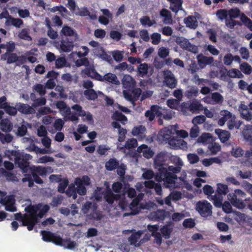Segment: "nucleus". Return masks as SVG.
<instances>
[{
  "mask_svg": "<svg viewBox=\"0 0 252 252\" xmlns=\"http://www.w3.org/2000/svg\"><path fill=\"white\" fill-rule=\"evenodd\" d=\"M180 101L176 99H169L167 101L168 107L172 109H177L179 107Z\"/></svg>",
  "mask_w": 252,
  "mask_h": 252,
  "instance_id": "54",
  "label": "nucleus"
},
{
  "mask_svg": "<svg viewBox=\"0 0 252 252\" xmlns=\"http://www.w3.org/2000/svg\"><path fill=\"white\" fill-rule=\"evenodd\" d=\"M215 133L218 135L221 142L223 143L226 142L230 136L229 132L220 129H216L215 130Z\"/></svg>",
  "mask_w": 252,
  "mask_h": 252,
  "instance_id": "27",
  "label": "nucleus"
},
{
  "mask_svg": "<svg viewBox=\"0 0 252 252\" xmlns=\"http://www.w3.org/2000/svg\"><path fill=\"white\" fill-rule=\"evenodd\" d=\"M51 242L57 245L60 246H64L65 245V239H63L59 235H56L55 234L53 235Z\"/></svg>",
  "mask_w": 252,
  "mask_h": 252,
  "instance_id": "43",
  "label": "nucleus"
},
{
  "mask_svg": "<svg viewBox=\"0 0 252 252\" xmlns=\"http://www.w3.org/2000/svg\"><path fill=\"white\" fill-rule=\"evenodd\" d=\"M169 212L164 210H157L156 211L151 213L150 217L156 221H161L164 220L165 218L169 216Z\"/></svg>",
  "mask_w": 252,
  "mask_h": 252,
  "instance_id": "14",
  "label": "nucleus"
},
{
  "mask_svg": "<svg viewBox=\"0 0 252 252\" xmlns=\"http://www.w3.org/2000/svg\"><path fill=\"white\" fill-rule=\"evenodd\" d=\"M13 139V136L10 134L4 135L0 131V141L2 144L10 143Z\"/></svg>",
  "mask_w": 252,
  "mask_h": 252,
  "instance_id": "60",
  "label": "nucleus"
},
{
  "mask_svg": "<svg viewBox=\"0 0 252 252\" xmlns=\"http://www.w3.org/2000/svg\"><path fill=\"white\" fill-rule=\"evenodd\" d=\"M227 125L229 130H232L234 128L238 129L240 126V124H237L235 116H232L231 118L228 121Z\"/></svg>",
  "mask_w": 252,
  "mask_h": 252,
  "instance_id": "40",
  "label": "nucleus"
},
{
  "mask_svg": "<svg viewBox=\"0 0 252 252\" xmlns=\"http://www.w3.org/2000/svg\"><path fill=\"white\" fill-rule=\"evenodd\" d=\"M84 94L88 100H94L98 97L96 92L94 89L86 90L84 92Z\"/></svg>",
  "mask_w": 252,
  "mask_h": 252,
  "instance_id": "38",
  "label": "nucleus"
},
{
  "mask_svg": "<svg viewBox=\"0 0 252 252\" xmlns=\"http://www.w3.org/2000/svg\"><path fill=\"white\" fill-rule=\"evenodd\" d=\"M240 69L245 74H250L252 72V66L247 63H243L240 65Z\"/></svg>",
  "mask_w": 252,
  "mask_h": 252,
  "instance_id": "44",
  "label": "nucleus"
},
{
  "mask_svg": "<svg viewBox=\"0 0 252 252\" xmlns=\"http://www.w3.org/2000/svg\"><path fill=\"white\" fill-rule=\"evenodd\" d=\"M68 197H72L73 199H76L77 197L76 189L75 183L70 184L65 192Z\"/></svg>",
  "mask_w": 252,
  "mask_h": 252,
  "instance_id": "31",
  "label": "nucleus"
},
{
  "mask_svg": "<svg viewBox=\"0 0 252 252\" xmlns=\"http://www.w3.org/2000/svg\"><path fill=\"white\" fill-rule=\"evenodd\" d=\"M104 16H100L98 17V21L101 24L107 25L109 23V19H112V14L108 9H102L101 10Z\"/></svg>",
  "mask_w": 252,
  "mask_h": 252,
  "instance_id": "20",
  "label": "nucleus"
},
{
  "mask_svg": "<svg viewBox=\"0 0 252 252\" xmlns=\"http://www.w3.org/2000/svg\"><path fill=\"white\" fill-rule=\"evenodd\" d=\"M102 194L105 202L110 205L113 204L115 200H118L120 198V195L118 194H114L109 186L102 192Z\"/></svg>",
  "mask_w": 252,
  "mask_h": 252,
  "instance_id": "10",
  "label": "nucleus"
},
{
  "mask_svg": "<svg viewBox=\"0 0 252 252\" xmlns=\"http://www.w3.org/2000/svg\"><path fill=\"white\" fill-rule=\"evenodd\" d=\"M211 98L216 104L221 103L223 101V96L218 92L212 93Z\"/></svg>",
  "mask_w": 252,
  "mask_h": 252,
  "instance_id": "51",
  "label": "nucleus"
},
{
  "mask_svg": "<svg viewBox=\"0 0 252 252\" xmlns=\"http://www.w3.org/2000/svg\"><path fill=\"white\" fill-rule=\"evenodd\" d=\"M208 149L211 151L212 154L215 155L220 151L221 146L219 143L214 142L209 144Z\"/></svg>",
  "mask_w": 252,
  "mask_h": 252,
  "instance_id": "42",
  "label": "nucleus"
},
{
  "mask_svg": "<svg viewBox=\"0 0 252 252\" xmlns=\"http://www.w3.org/2000/svg\"><path fill=\"white\" fill-rule=\"evenodd\" d=\"M49 170L51 171L50 172H52V168L50 166L43 167L40 165H33L30 167V171L32 173L33 180L35 183L39 185L43 183V180L39 176L41 177L46 176Z\"/></svg>",
  "mask_w": 252,
  "mask_h": 252,
  "instance_id": "3",
  "label": "nucleus"
},
{
  "mask_svg": "<svg viewBox=\"0 0 252 252\" xmlns=\"http://www.w3.org/2000/svg\"><path fill=\"white\" fill-rule=\"evenodd\" d=\"M152 43L154 45L158 44L161 41V35L158 32H154L151 35Z\"/></svg>",
  "mask_w": 252,
  "mask_h": 252,
  "instance_id": "64",
  "label": "nucleus"
},
{
  "mask_svg": "<svg viewBox=\"0 0 252 252\" xmlns=\"http://www.w3.org/2000/svg\"><path fill=\"white\" fill-rule=\"evenodd\" d=\"M2 60H7V63L11 64L17 62L18 56L16 53L6 52L1 55Z\"/></svg>",
  "mask_w": 252,
  "mask_h": 252,
  "instance_id": "25",
  "label": "nucleus"
},
{
  "mask_svg": "<svg viewBox=\"0 0 252 252\" xmlns=\"http://www.w3.org/2000/svg\"><path fill=\"white\" fill-rule=\"evenodd\" d=\"M112 56L116 62H120L122 61L124 57L123 52L118 50L114 51L112 52Z\"/></svg>",
  "mask_w": 252,
  "mask_h": 252,
  "instance_id": "62",
  "label": "nucleus"
},
{
  "mask_svg": "<svg viewBox=\"0 0 252 252\" xmlns=\"http://www.w3.org/2000/svg\"><path fill=\"white\" fill-rule=\"evenodd\" d=\"M163 83L169 88L173 89L177 86V80L170 70L167 69L163 72Z\"/></svg>",
  "mask_w": 252,
  "mask_h": 252,
  "instance_id": "8",
  "label": "nucleus"
},
{
  "mask_svg": "<svg viewBox=\"0 0 252 252\" xmlns=\"http://www.w3.org/2000/svg\"><path fill=\"white\" fill-rule=\"evenodd\" d=\"M214 59L212 57L202 56L198 58V63L201 68H204L207 65H210L214 63Z\"/></svg>",
  "mask_w": 252,
  "mask_h": 252,
  "instance_id": "23",
  "label": "nucleus"
},
{
  "mask_svg": "<svg viewBox=\"0 0 252 252\" xmlns=\"http://www.w3.org/2000/svg\"><path fill=\"white\" fill-rule=\"evenodd\" d=\"M146 130L145 126L142 125H139L135 126L132 128L131 133L133 136H138L142 138L145 136V132Z\"/></svg>",
  "mask_w": 252,
  "mask_h": 252,
  "instance_id": "26",
  "label": "nucleus"
},
{
  "mask_svg": "<svg viewBox=\"0 0 252 252\" xmlns=\"http://www.w3.org/2000/svg\"><path fill=\"white\" fill-rule=\"evenodd\" d=\"M46 99L45 97H41L35 99L34 102L32 104V106L34 108H36L38 106H43L46 103Z\"/></svg>",
  "mask_w": 252,
  "mask_h": 252,
  "instance_id": "58",
  "label": "nucleus"
},
{
  "mask_svg": "<svg viewBox=\"0 0 252 252\" xmlns=\"http://www.w3.org/2000/svg\"><path fill=\"white\" fill-rule=\"evenodd\" d=\"M33 91L37 92L41 96H44L46 93V88L41 84H36L33 87Z\"/></svg>",
  "mask_w": 252,
  "mask_h": 252,
  "instance_id": "41",
  "label": "nucleus"
},
{
  "mask_svg": "<svg viewBox=\"0 0 252 252\" xmlns=\"http://www.w3.org/2000/svg\"><path fill=\"white\" fill-rule=\"evenodd\" d=\"M224 69L227 71L226 75L230 78H242L243 77V75L237 69L233 68L227 70V69L225 67Z\"/></svg>",
  "mask_w": 252,
  "mask_h": 252,
  "instance_id": "35",
  "label": "nucleus"
},
{
  "mask_svg": "<svg viewBox=\"0 0 252 252\" xmlns=\"http://www.w3.org/2000/svg\"><path fill=\"white\" fill-rule=\"evenodd\" d=\"M220 114L222 117L219 119L218 124L219 126H222L226 121L228 122V121L231 118L232 114L230 112L227 110L221 111Z\"/></svg>",
  "mask_w": 252,
  "mask_h": 252,
  "instance_id": "22",
  "label": "nucleus"
},
{
  "mask_svg": "<svg viewBox=\"0 0 252 252\" xmlns=\"http://www.w3.org/2000/svg\"><path fill=\"white\" fill-rule=\"evenodd\" d=\"M228 199L230 201L231 204L235 207L243 209L245 208L246 205L242 199H239L236 197V194H231L229 193L228 195Z\"/></svg>",
  "mask_w": 252,
  "mask_h": 252,
  "instance_id": "18",
  "label": "nucleus"
},
{
  "mask_svg": "<svg viewBox=\"0 0 252 252\" xmlns=\"http://www.w3.org/2000/svg\"><path fill=\"white\" fill-rule=\"evenodd\" d=\"M74 41L69 37L61 41L60 49L63 52H70L74 47Z\"/></svg>",
  "mask_w": 252,
  "mask_h": 252,
  "instance_id": "16",
  "label": "nucleus"
},
{
  "mask_svg": "<svg viewBox=\"0 0 252 252\" xmlns=\"http://www.w3.org/2000/svg\"><path fill=\"white\" fill-rule=\"evenodd\" d=\"M203 190L205 195H208V198L210 200L213 201L211 198V196L213 195L212 194L214 192V190L212 187L208 185H206L203 187Z\"/></svg>",
  "mask_w": 252,
  "mask_h": 252,
  "instance_id": "59",
  "label": "nucleus"
},
{
  "mask_svg": "<svg viewBox=\"0 0 252 252\" xmlns=\"http://www.w3.org/2000/svg\"><path fill=\"white\" fill-rule=\"evenodd\" d=\"M122 84L125 88L129 89L135 85L134 79L129 75H125L122 79Z\"/></svg>",
  "mask_w": 252,
  "mask_h": 252,
  "instance_id": "29",
  "label": "nucleus"
},
{
  "mask_svg": "<svg viewBox=\"0 0 252 252\" xmlns=\"http://www.w3.org/2000/svg\"><path fill=\"white\" fill-rule=\"evenodd\" d=\"M41 207L42 205L41 204L35 205H30L25 208V210L29 213V215L37 217V212Z\"/></svg>",
  "mask_w": 252,
  "mask_h": 252,
  "instance_id": "28",
  "label": "nucleus"
},
{
  "mask_svg": "<svg viewBox=\"0 0 252 252\" xmlns=\"http://www.w3.org/2000/svg\"><path fill=\"white\" fill-rule=\"evenodd\" d=\"M38 222V219L37 217L29 215L27 214H24L22 225L27 226L28 230L31 231L33 230L34 225Z\"/></svg>",
  "mask_w": 252,
  "mask_h": 252,
  "instance_id": "12",
  "label": "nucleus"
},
{
  "mask_svg": "<svg viewBox=\"0 0 252 252\" xmlns=\"http://www.w3.org/2000/svg\"><path fill=\"white\" fill-rule=\"evenodd\" d=\"M140 22L142 25L148 26V27H151L156 24V21L155 20H151L150 17L147 16H143L140 18Z\"/></svg>",
  "mask_w": 252,
  "mask_h": 252,
  "instance_id": "46",
  "label": "nucleus"
},
{
  "mask_svg": "<svg viewBox=\"0 0 252 252\" xmlns=\"http://www.w3.org/2000/svg\"><path fill=\"white\" fill-rule=\"evenodd\" d=\"M160 15L162 17H164V22L165 23L171 20V12L166 9H162L160 12Z\"/></svg>",
  "mask_w": 252,
  "mask_h": 252,
  "instance_id": "56",
  "label": "nucleus"
},
{
  "mask_svg": "<svg viewBox=\"0 0 252 252\" xmlns=\"http://www.w3.org/2000/svg\"><path fill=\"white\" fill-rule=\"evenodd\" d=\"M173 161L176 166L171 165L167 167L164 163V157L161 154H158L154 159V167L158 170L155 179L158 182L163 181L166 188L175 183L178 179L176 174L181 172L183 165L181 159L178 157H173Z\"/></svg>",
  "mask_w": 252,
  "mask_h": 252,
  "instance_id": "1",
  "label": "nucleus"
},
{
  "mask_svg": "<svg viewBox=\"0 0 252 252\" xmlns=\"http://www.w3.org/2000/svg\"><path fill=\"white\" fill-rule=\"evenodd\" d=\"M41 234L43 241L47 242H51L54 234L50 231L42 230L41 231Z\"/></svg>",
  "mask_w": 252,
  "mask_h": 252,
  "instance_id": "49",
  "label": "nucleus"
},
{
  "mask_svg": "<svg viewBox=\"0 0 252 252\" xmlns=\"http://www.w3.org/2000/svg\"><path fill=\"white\" fill-rule=\"evenodd\" d=\"M216 15L217 18L220 21H222L223 20L228 18V11L225 9H220L216 11Z\"/></svg>",
  "mask_w": 252,
  "mask_h": 252,
  "instance_id": "37",
  "label": "nucleus"
},
{
  "mask_svg": "<svg viewBox=\"0 0 252 252\" xmlns=\"http://www.w3.org/2000/svg\"><path fill=\"white\" fill-rule=\"evenodd\" d=\"M56 106L57 109L60 110H65V114L66 115H70V109L69 107H67L66 104L63 101H58L56 102Z\"/></svg>",
  "mask_w": 252,
  "mask_h": 252,
  "instance_id": "39",
  "label": "nucleus"
},
{
  "mask_svg": "<svg viewBox=\"0 0 252 252\" xmlns=\"http://www.w3.org/2000/svg\"><path fill=\"white\" fill-rule=\"evenodd\" d=\"M227 11L228 16L231 19H235L240 16V10L238 8H232Z\"/></svg>",
  "mask_w": 252,
  "mask_h": 252,
  "instance_id": "57",
  "label": "nucleus"
},
{
  "mask_svg": "<svg viewBox=\"0 0 252 252\" xmlns=\"http://www.w3.org/2000/svg\"><path fill=\"white\" fill-rule=\"evenodd\" d=\"M7 26H13L17 28H20L23 24V21L20 18H15L9 16L5 22Z\"/></svg>",
  "mask_w": 252,
  "mask_h": 252,
  "instance_id": "21",
  "label": "nucleus"
},
{
  "mask_svg": "<svg viewBox=\"0 0 252 252\" xmlns=\"http://www.w3.org/2000/svg\"><path fill=\"white\" fill-rule=\"evenodd\" d=\"M104 81L117 85L119 83L117 77L115 74L108 73L104 75Z\"/></svg>",
  "mask_w": 252,
  "mask_h": 252,
  "instance_id": "33",
  "label": "nucleus"
},
{
  "mask_svg": "<svg viewBox=\"0 0 252 252\" xmlns=\"http://www.w3.org/2000/svg\"><path fill=\"white\" fill-rule=\"evenodd\" d=\"M0 170L2 175L7 178V180L12 181L15 180L16 177L13 173L7 171L3 168H1Z\"/></svg>",
  "mask_w": 252,
  "mask_h": 252,
  "instance_id": "63",
  "label": "nucleus"
},
{
  "mask_svg": "<svg viewBox=\"0 0 252 252\" xmlns=\"http://www.w3.org/2000/svg\"><path fill=\"white\" fill-rule=\"evenodd\" d=\"M112 119L116 121L120 122L122 124L125 125L127 121L126 117L118 111H116L112 116Z\"/></svg>",
  "mask_w": 252,
  "mask_h": 252,
  "instance_id": "30",
  "label": "nucleus"
},
{
  "mask_svg": "<svg viewBox=\"0 0 252 252\" xmlns=\"http://www.w3.org/2000/svg\"><path fill=\"white\" fill-rule=\"evenodd\" d=\"M137 74L141 77H144L148 72L149 66L147 63H140L137 67Z\"/></svg>",
  "mask_w": 252,
  "mask_h": 252,
  "instance_id": "34",
  "label": "nucleus"
},
{
  "mask_svg": "<svg viewBox=\"0 0 252 252\" xmlns=\"http://www.w3.org/2000/svg\"><path fill=\"white\" fill-rule=\"evenodd\" d=\"M243 135L246 139L252 142V126L247 127L244 130Z\"/></svg>",
  "mask_w": 252,
  "mask_h": 252,
  "instance_id": "61",
  "label": "nucleus"
},
{
  "mask_svg": "<svg viewBox=\"0 0 252 252\" xmlns=\"http://www.w3.org/2000/svg\"><path fill=\"white\" fill-rule=\"evenodd\" d=\"M61 33L65 36H72L74 35L77 36V35L75 31L67 25L63 27Z\"/></svg>",
  "mask_w": 252,
  "mask_h": 252,
  "instance_id": "36",
  "label": "nucleus"
},
{
  "mask_svg": "<svg viewBox=\"0 0 252 252\" xmlns=\"http://www.w3.org/2000/svg\"><path fill=\"white\" fill-rule=\"evenodd\" d=\"M174 134L175 133L171 129L164 127L159 131L158 137L159 141L167 143Z\"/></svg>",
  "mask_w": 252,
  "mask_h": 252,
  "instance_id": "13",
  "label": "nucleus"
},
{
  "mask_svg": "<svg viewBox=\"0 0 252 252\" xmlns=\"http://www.w3.org/2000/svg\"><path fill=\"white\" fill-rule=\"evenodd\" d=\"M119 165V161L115 158H111L105 162V167L108 171H113L117 169Z\"/></svg>",
  "mask_w": 252,
  "mask_h": 252,
  "instance_id": "24",
  "label": "nucleus"
},
{
  "mask_svg": "<svg viewBox=\"0 0 252 252\" xmlns=\"http://www.w3.org/2000/svg\"><path fill=\"white\" fill-rule=\"evenodd\" d=\"M67 62L64 57H59L55 61L56 68L59 69L66 66Z\"/></svg>",
  "mask_w": 252,
  "mask_h": 252,
  "instance_id": "50",
  "label": "nucleus"
},
{
  "mask_svg": "<svg viewBox=\"0 0 252 252\" xmlns=\"http://www.w3.org/2000/svg\"><path fill=\"white\" fill-rule=\"evenodd\" d=\"M16 106L17 107L18 111L22 114L28 115L35 113V110L32 106H30L28 104L17 103Z\"/></svg>",
  "mask_w": 252,
  "mask_h": 252,
  "instance_id": "17",
  "label": "nucleus"
},
{
  "mask_svg": "<svg viewBox=\"0 0 252 252\" xmlns=\"http://www.w3.org/2000/svg\"><path fill=\"white\" fill-rule=\"evenodd\" d=\"M229 191L226 185L219 183L217 184V192L218 194H215L211 196V199L214 201L216 206H220L221 204L222 197L221 195H226Z\"/></svg>",
  "mask_w": 252,
  "mask_h": 252,
  "instance_id": "6",
  "label": "nucleus"
},
{
  "mask_svg": "<svg viewBox=\"0 0 252 252\" xmlns=\"http://www.w3.org/2000/svg\"><path fill=\"white\" fill-rule=\"evenodd\" d=\"M181 111L185 115L189 114V112L192 113H199L203 110L202 105L200 102L193 101L191 102H184L181 105Z\"/></svg>",
  "mask_w": 252,
  "mask_h": 252,
  "instance_id": "4",
  "label": "nucleus"
},
{
  "mask_svg": "<svg viewBox=\"0 0 252 252\" xmlns=\"http://www.w3.org/2000/svg\"><path fill=\"white\" fill-rule=\"evenodd\" d=\"M75 185L77 186L76 188L77 194L83 196L87 193V189L86 186H89L90 184V179L88 176H83L81 178L77 177L74 180Z\"/></svg>",
  "mask_w": 252,
  "mask_h": 252,
  "instance_id": "5",
  "label": "nucleus"
},
{
  "mask_svg": "<svg viewBox=\"0 0 252 252\" xmlns=\"http://www.w3.org/2000/svg\"><path fill=\"white\" fill-rule=\"evenodd\" d=\"M236 175L237 177H240L243 179H250L252 176V173L251 171L243 172L242 170H238L236 172Z\"/></svg>",
  "mask_w": 252,
  "mask_h": 252,
  "instance_id": "48",
  "label": "nucleus"
},
{
  "mask_svg": "<svg viewBox=\"0 0 252 252\" xmlns=\"http://www.w3.org/2000/svg\"><path fill=\"white\" fill-rule=\"evenodd\" d=\"M176 42L182 48L191 51L193 53H195L197 50V47L191 44L188 39L184 38L182 36H178L176 37Z\"/></svg>",
  "mask_w": 252,
  "mask_h": 252,
  "instance_id": "9",
  "label": "nucleus"
},
{
  "mask_svg": "<svg viewBox=\"0 0 252 252\" xmlns=\"http://www.w3.org/2000/svg\"><path fill=\"white\" fill-rule=\"evenodd\" d=\"M4 110L6 114L12 116H15L17 114L18 111L17 107L16 106L15 107L11 106L9 104L8 105H7Z\"/></svg>",
  "mask_w": 252,
  "mask_h": 252,
  "instance_id": "55",
  "label": "nucleus"
},
{
  "mask_svg": "<svg viewBox=\"0 0 252 252\" xmlns=\"http://www.w3.org/2000/svg\"><path fill=\"white\" fill-rule=\"evenodd\" d=\"M168 143L174 149H181L185 150L188 148V144L185 141L178 137H175L174 135Z\"/></svg>",
  "mask_w": 252,
  "mask_h": 252,
  "instance_id": "11",
  "label": "nucleus"
},
{
  "mask_svg": "<svg viewBox=\"0 0 252 252\" xmlns=\"http://www.w3.org/2000/svg\"><path fill=\"white\" fill-rule=\"evenodd\" d=\"M184 22L187 27L191 29H195L197 26V21L195 17L189 16L185 18Z\"/></svg>",
  "mask_w": 252,
  "mask_h": 252,
  "instance_id": "32",
  "label": "nucleus"
},
{
  "mask_svg": "<svg viewBox=\"0 0 252 252\" xmlns=\"http://www.w3.org/2000/svg\"><path fill=\"white\" fill-rule=\"evenodd\" d=\"M137 152L138 153H142L143 157L147 158H150L153 157L154 152L148 147L147 145L142 144L137 148Z\"/></svg>",
  "mask_w": 252,
  "mask_h": 252,
  "instance_id": "19",
  "label": "nucleus"
},
{
  "mask_svg": "<svg viewBox=\"0 0 252 252\" xmlns=\"http://www.w3.org/2000/svg\"><path fill=\"white\" fill-rule=\"evenodd\" d=\"M173 227L174 223L169 221L160 228V233L165 239H168L170 237L171 234L173 230Z\"/></svg>",
  "mask_w": 252,
  "mask_h": 252,
  "instance_id": "15",
  "label": "nucleus"
},
{
  "mask_svg": "<svg viewBox=\"0 0 252 252\" xmlns=\"http://www.w3.org/2000/svg\"><path fill=\"white\" fill-rule=\"evenodd\" d=\"M46 21H48L47 23V26L49 28V30L47 32V35L51 39H55L57 38L58 36V33L56 31L53 30L51 28L50 22L49 21L47 18H46Z\"/></svg>",
  "mask_w": 252,
  "mask_h": 252,
  "instance_id": "52",
  "label": "nucleus"
},
{
  "mask_svg": "<svg viewBox=\"0 0 252 252\" xmlns=\"http://www.w3.org/2000/svg\"><path fill=\"white\" fill-rule=\"evenodd\" d=\"M212 206L207 201L198 202L196 205V209L203 217H207L212 215Z\"/></svg>",
  "mask_w": 252,
  "mask_h": 252,
  "instance_id": "7",
  "label": "nucleus"
},
{
  "mask_svg": "<svg viewBox=\"0 0 252 252\" xmlns=\"http://www.w3.org/2000/svg\"><path fill=\"white\" fill-rule=\"evenodd\" d=\"M20 38L27 40L31 41L32 40V37L29 35V30L27 29H23L18 35Z\"/></svg>",
  "mask_w": 252,
  "mask_h": 252,
  "instance_id": "47",
  "label": "nucleus"
},
{
  "mask_svg": "<svg viewBox=\"0 0 252 252\" xmlns=\"http://www.w3.org/2000/svg\"><path fill=\"white\" fill-rule=\"evenodd\" d=\"M138 146L137 141L135 138H131L127 140L125 145L127 149H130L136 147Z\"/></svg>",
  "mask_w": 252,
  "mask_h": 252,
  "instance_id": "53",
  "label": "nucleus"
},
{
  "mask_svg": "<svg viewBox=\"0 0 252 252\" xmlns=\"http://www.w3.org/2000/svg\"><path fill=\"white\" fill-rule=\"evenodd\" d=\"M11 154L14 156L15 163L17 164L23 173H27L29 169V160L32 158V156L28 154H21L16 151H12Z\"/></svg>",
  "mask_w": 252,
  "mask_h": 252,
  "instance_id": "2",
  "label": "nucleus"
},
{
  "mask_svg": "<svg viewBox=\"0 0 252 252\" xmlns=\"http://www.w3.org/2000/svg\"><path fill=\"white\" fill-rule=\"evenodd\" d=\"M68 181L67 179H63L62 181L59 182V185L58 188V191L62 193L65 192V189L68 186Z\"/></svg>",
  "mask_w": 252,
  "mask_h": 252,
  "instance_id": "45",
  "label": "nucleus"
}]
</instances>
